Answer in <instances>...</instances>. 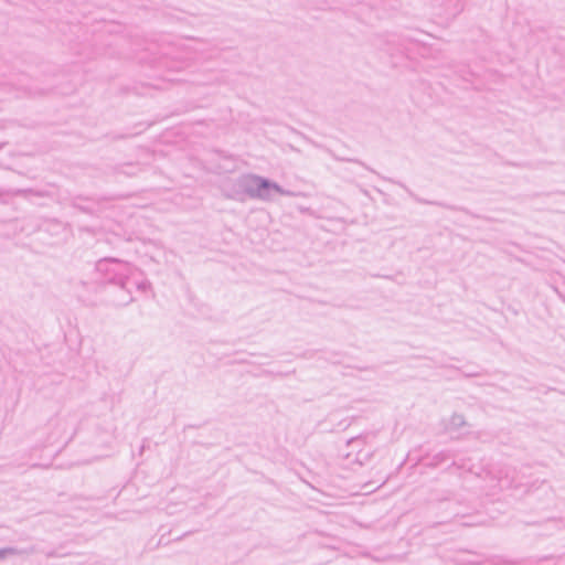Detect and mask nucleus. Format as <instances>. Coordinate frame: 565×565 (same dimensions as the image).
Wrapping results in <instances>:
<instances>
[{"label":"nucleus","mask_w":565,"mask_h":565,"mask_svg":"<svg viewBox=\"0 0 565 565\" xmlns=\"http://www.w3.org/2000/svg\"><path fill=\"white\" fill-rule=\"evenodd\" d=\"M8 553H10L9 550H0V559L6 557Z\"/></svg>","instance_id":"nucleus-1"}]
</instances>
